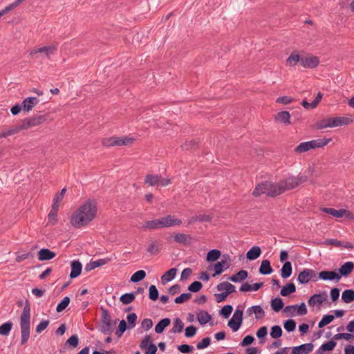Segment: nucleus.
I'll return each instance as SVG.
<instances>
[{"label": "nucleus", "instance_id": "f3484780", "mask_svg": "<svg viewBox=\"0 0 354 354\" xmlns=\"http://www.w3.org/2000/svg\"><path fill=\"white\" fill-rule=\"evenodd\" d=\"M318 278L323 281H335L338 282L340 280V276L336 271L323 270L319 272Z\"/></svg>", "mask_w": 354, "mask_h": 354}, {"label": "nucleus", "instance_id": "423d86ee", "mask_svg": "<svg viewBox=\"0 0 354 354\" xmlns=\"http://www.w3.org/2000/svg\"><path fill=\"white\" fill-rule=\"evenodd\" d=\"M307 180V176L304 175H299L297 176H292L287 178L280 181L282 185L283 192L292 189L300 184L305 183Z\"/></svg>", "mask_w": 354, "mask_h": 354}, {"label": "nucleus", "instance_id": "72a5a7b5", "mask_svg": "<svg viewBox=\"0 0 354 354\" xmlns=\"http://www.w3.org/2000/svg\"><path fill=\"white\" fill-rule=\"evenodd\" d=\"M211 318V315L205 310H201L197 313V319L201 325L209 322Z\"/></svg>", "mask_w": 354, "mask_h": 354}, {"label": "nucleus", "instance_id": "13d9d810", "mask_svg": "<svg viewBox=\"0 0 354 354\" xmlns=\"http://www.w3.org/2000/svg\"><path fill=\"white\" fill-rule=\"evenodd\" d=\"M232 310H233V308L231 305H226L221 308V310L220 311V314L223 317L227 318L232 313Z\"/></svg>", "mask_w": 354, "mask_h": 354}, {"label": "nucleus", "instance_id": "1a4fd4ad", "mask_svg": "<svg viewBox=\"0 0 354 354\" xmlns=\"http://www.w3.org/2000/svg\"><path fill=\"white\" fill-rule=\"evenodd\" d=\"M145 183L150 186H167L171 183L169 178H164L160 176L148 174L145 178Z\"/></svg>", "mask_w": 354, "mask_h": 354}, {"label": "nucleus", "instance_id": "052dcab7", "mask_svg": "<svg viewBox=\"0 0 354 354\" xmlns=\"http://www.w3.org/2000/svg\"><path fill=\"white\" fill-rule=\"evenodd\" d=\"M283 326L288 332H292L296 328V322L293 319H288L284 322Z\"/></svg>", "mask_w": 354, "mask_h": 354}, {"label": "nucleus", "instance_id": "58836bf2", "mask_svg": "<svg viewBox=\"0 0 354 354\" xmlns=\"http://www.w3.org/2000/svg\"><path fill=\"white\" fill-rule=\"evenodd\" d=\"M165 222L167 227L174 226V225H180L182 224V221L176 218L173 215H167L165 216Z\"/></svg>", "mask_w": 354, "mask_h": 354}, {"label": "nucleus", "instance_id": "9b49d317", "mask_svg": "<svg viewBox=\"0 0 354 354\" xmlns=\"http://www.w3.org/2000/svg\"><path fill=\"white\" fill-rule=\"evenodd\" d=\"M297 280L300 283L304 284L308 283L310 280L317 281V277L315 270L306 268L299 274Z\"/></svg>", "mask_w": 354, "mask_h": 354}, {"label": "nucleus", "instance_id": "0e129e2a", "mask_svg": "<svg viewBox=\"0 0 354 354\" xmlns=\"http://www.w3.org/2000/svg\"><path fill=\"white\" fill-rule=\"evenodd\" d=\"M211 339L209 337H205L201 342H199L196 348L199 350L207 348L210 344Z\"/></svg>", "mask_w": 354, "mask_h": 354}, {"label": "nucleus", "instance_id": "393cba45", "mask_svg": "<svg viewBox=\"0 0 354 354\" xmlns=\"http://www.w3.org/2000/svg\"><path fill=\"white\" fill-rule=\"evenodd\" d=\"M21 129L20 124L10 127L8 129L2 130L0 132V138H6L18 133Z\"/></svg>", "mask_w": 354, "mask_h": 354}, {"label": "nucleus", "instance_id": "79ce46f5", "mask_svg": "<svg viewBox=\"0 0 354 354\" xmlns=\"http://www.w3.org/2000/svg\"><path fill=\"white\" fill-rule=\"evenodd\" d=\"M13 324L12 322L8 321L2 325L0 326V335L3 336H7L9 335L12 328Z\"/></svg>", "mask_w": 354, "mask_h": 354}, {"label": "nucleus", "instance_id": "2f4dec72", "mask_svg": "<svg viewBox=\"0 0 354 354\" xmlns=\"http://www.w3.org/2000/svg\"><path fill=\"white\" fill-rule=\"evenodd\" d=\"M272 271L270 262L268 259L263 260L259 268V272L262 274H270Z\"/></svg>", "mask_w": 354, "mask_h": 354}, {"label": "nucleus", "instance_id": "bf43d9fd", "mask_svg": "<svg viewBox=\"0 0 354 354\" xmlns=\"http://www.w3.org/2000/svg\"><path fill=\"white\" fill-rule=\"evenodd\" d=\"M49 320H43L41 321L38 325H37L35 328V332L37 334L41 333L42 331H44L49 325Z\"/></svg>", "mask_w": 354, "mask_h": 354}, {"label": "nucleus", "instance_id": "09e8293b", "mask_svg": "<svg viewBox=\"0 0 354 354\" xmlns=\"http://www.w3.org/2000/svg\"><path fill=\"white\" fill-rule=\"evenodd\" d=\"M172 331L175 333L182 332L184 324L179 318H176L174 321Z\"/></svg>", "mask_w": 354, "mask_h": 354}, {"label": "nucleus", "instance_id": "4c0bfd02", "mask_svg": "<svg viewBox=\"0 0 354 354\" xmlns=\"http://www.w3.org/2000/svg\"><path fill=\"white\" fill-rule=\"evenodd\" d=\"M171 321L169 318H164L161 319L155 326V331L157 333H162L165 328L168 326Z\"/></svg>", "mask_w": 354, "mask_h": 354}, {"label": "nucleus", "instance_id": "20e7f679", "mask_svg": "<svg viewBox=\"0 0 354 354\" xmlns=\"http://www.w3.org/2000/svg\"><path fill=\"white\" fill-rule=\"evenodd\" d=\"M101 310L100 331L105 335H111L115 329L117 319L113 320L106 309L101 308Z\"/></svg>", "mask_w": 354, "mask_h": 354}, {"label": "nucleus", "instance_id": "c756f323", "mask_svg": "<svg viewBox=\"0 0 354 354\" xmlns=\"http://www.w3.org/2000/svg\"><path fill=\"white\" fill-rule=\"evenodd\" d=\"M106 262H107L106 260L103 259H98V260L94 261H91L90 263H88L86 265L84 270L86 272H90L92 270H93L97 267H100V266H102L106 264Z\"/></svg>", "mask_w": 354, "mask_h": 354}, {"label": "nucleus", "instance_id": "4d7b16f0", "mask_svg": "<svg viewBox=\"0 0 354 354\" xmlns=\"http://www.w3.org/2000/svg\"><path fill=\"white\" fill-rule=\"evenodd\" d=\"M143 229L155 230L158 229L157 219L146 221L143 226Z\"/></svg>", "mask_w": 354, "mask_h": 354}, {"label": "nucleus", "instance_id": "cd10ccee", "mask_svg": "<svg viewBox=\"0 0 354 354\" xmlns=\"http://www.w3.org/2000/svg\"><path fill=\"white\" fill-rule=\"evenodd\" d=\"M247 313L249 315L254 313L256 319H259L263 318L265 315L263 309L260 306H253L247 310Z\"/></svg>", "mask_w": 354, "mask_h": 354}, {"label": "nucleus", "instance_id": "0eeeda50", "mask_svg": "<svg viewBox=\"0 0 354 354\" xmlns=\"http://www.w3.org/2000/svg\"><path fill=\"white\" fill-rule=\"evenodd\" d=\"M133 139L127 137H111L102 139V143L106 147L129 145L132 144Z\"/></svg>", "mask_w": 354, "mask_h": 354}, {"label": "nucleus", "instance_id": "c03bdc74", "mask_svg": "<svg viewBox=\"0 0 354 354\" xmlns=\"http://www.w3.org/2000/svg\"><path fill=\"white\" fill-rule=\"evenodd\" d=\"M146 277V272L145 270H140L136 272L131 277L130 281L133 283L138 282L142 280Z\"/></svg>", "mask_w": 354, "mask_h": 354}, {"label": "nucleus", "instance_id": "f704fd0d", "mask_svg": "<svg viewBox=\"0 0 354 354\" xmlns=\"http://www.w3.org/2000/svg\"><path fill=\"white\" fill-rule=\"evenodd\" d=\"M292 264L290 261H286L283 265L281 270V276L283 279L288 278L292 274Z\"/></svg>", "mask_w": 354, "mask_h": 354}, {"label": "nucleus", "instance_id": "9d476101", "mask_svg": "<svg viewBox=\"0 0 354 354\" xmlns=\"http://www.w3.org/2000/svg\"><path fill=\"white\" fill-rule=\"evenodd\" d=\"M322 212L330 214L335 218L345 217L348 219L354 220V214H352L349 210L345 209H335L333 208L324 207L322 208Z\"/></svg>", "mask_w": 354, "mask_h": 354}, {"label": "nucleus", "instance_id": "a19ab883", "mask_svg": "<svg viewBox=\"0 0 354 354\" xmlns=\"http://www.w3.org/2000/svg\"><path fill=\"white\" fill-rule=\"evenodd\" d=\"M342 299L346 304L351 303L354 301V290H346L342 292Z\"/></svg>", "mask_w": 354, "mask_h": 354}, {"label": "nucleus", "instance_id": "de8ad7c7", "mask_svg": "<svg viewBox=\"0 0 354 354\" xmlns=\"http://www.w3.org/2000/svg\"><path fill=\"white\" fill-rule=\"evenodd\" d=\"M135 299L134 293H126L122 295L120 300L123 304H129Z\"/></svg>", "mask_w": 354, "mask_h": 354}, {"label": "nucleus", "instance_id": "aec40b11", "mask_svg": "<svg viewBox=\"0 0 354 354\" xmlns=\"http://www.w3.org/2000/svg\"><path fill=\"white\" fill-rule=\"evenodd\" d=\"M313 349V344L311 343L304 344L292 348V354H308Z\"/></svg>", "mask_w": 354, "mask_h": 354}, {"label": "nucleus", "instance_id": "c85d7f7f", "mask_svg": "<svg viewBox=\"0 0 354 354\" xmlns=\"http://www.w3.org/2000/svg\"><path fill=\"white\" fill-rule=\"evenodd\" d=\"M282 193L283 192L280 181L278 183L272 182V188L270 189V192H268V196H276Z\"/></svg>", "mask_w": 354, "mask_h": 354}, {"label": "nucleus", "instance_id": "7ed1b4c3", "mask_svg": "<svg viewBox=\"0 0 354 354\" xmlns=\"http://www.w3.org/2000/svg\"><path fill=\"white\" fill-rule=\"evenodd\" d=\"M331 141V138H322L300 143L295 149V151L298 153H302L315 148L323 147L327 145Z\"/></svg>", "mask_w": 354, "mask_h": 354}, {"label": "nucleus", "instance_id": "5fc2aeb1", "mask_svg": "<svg viewBox=\"0 0 354 354\" xmlns=\"http://www.w3.org/2000/svg\"><path fill=\"white\" fill-rule=\"evenodd\" d=\"M158 291L156 286L151 285L149 289V297L153 301H156L158 298Z\"/></svg>", "mask_w": 354, "mask_h": 354}, {"label": "nucleus", "instance_id": "774afa93", "mask_svg": "<svg viewBox=\"0 0 354 354\" xmlns=\"http://www.w3.org/2000/svg\"><path fill=\"white\" fill-rule=\"evenodd\" d=\"M174 239L176 243H185L187 241V236L183 233H177L174 235Z\"/></svg>", "mask_w": 354, "mask_h": 354}, {"label": "nucleus", "instance_id": "39448f33", "mask_svg": "<svg viewBox=\"0 0 354 354\" xmlns=\"http://www.w3.org/2000/svg\"><path fill=\"white\" fill-rule=\"evenodd\" d=\"M57 45H49L35 48L31 50L30 55L32 59H50V56L57 52Z\"/></svg>", "mask_w": 354, "mask_h": 354}, {"label": "nucleus", "instance_id": "680f3d73", "mask_svg": "<svg viewBox=\"0 0 354 354\" xmlns=\"http://www.w3.org/2000/svg\"><path fill=\"white\" fill-rule=\"evenodd\" d=\"M153 344L151 341V337L150 335H146L144 339L141 341L140 344V347L141 349L144 350L147 348L149 345Z\"/></svg>", "mask_w": 354, "mask_h": 354}, {"label": "nucleus", "instance_id": "bb28decb", "mask_svg": "<svg viewBox=\"0 0 354 354\" xmlns=\"http://www.w3.org/2000/svg\"><path fill=\"white\" fill-rule=\"evenodd\" d=\"M248 276V272L246 270H242L236 274L230 277L228 279L232 282L238 283L245 280Z\"/></svg>", "mask_w": 354, "mask_h": 354}, {"label": "nucleus", "instance_id": "6e6d98bb", "mask_svg": "<svg viewBox=\"0 0 354 354\" xmlns=\"http://www.w3.org/2000/svg\"><path fill=\"white\" fill-rule=\"evenodd\" d=\"M192 297L191 293H183L180 296L177 297L174 301L176 304H183L189 299H190Z\"/></svg>", "mask_w": 354, "mask_h": 354}, {"label": "nucleus", "instance_id": "a878e982", "mask_svg": "<svg viewBox=\"0 0 354 354\" xmlns=\"http://www.w3.org/2000/svg\"><path fill=\"white\" fill-rule=\"evenodd\" d=\"M177 272L176 268H171L167 270L165 274L161 277V282L162 284H166L167 283L171 281L176 277Z\"/></svg>", "mask_w": 354, "mask_h": 354}, {"label": "nucleus", "instance_id": "338daca9", "mask_svg": "<svg viewBox=\"0 0 354 354\" xmlns=\"http://www.w3.org/2000/svg\"><path fill=\"white\" fill-rule=\"evenodd\" d=\"M328 118H324L322 120L317 122L315 124V128L317 129H322L325 128H329Z\"/></svg>", "mask_w": 354, "mask_h": 354}, {"label": "nucleus", "instance_id": "49530a36", "mask_svg": "<svg viewBox=\"0 0 354 354\" xmlns=\"http://www.w3.org/2000/svg\"><path fill=\"white\" fill-rule=\"evenodd\" d=\"M212 218L211 215L207 214H199L196 215L192 218L189 223H192L194 221H200V222H209Z\"/></svg>", "mask_w": 354, "mask_h": 354}, {"label": "nucleus", "instance_id": "6ab92c4d", "mask_svg": "<svg viewBox=\"0 0 354 354\" xmlns=\"http://www.w3.org/2000/svg\"><path fill=\"white\" fill-rule=\"evenodd\" d=\"M39 100L35 97H28L22 102V110L25 112H29L32 108L39 103Z\"/></svg>", "mask_w": 354, "mask_h": 354}, {"label": "nucleus", "instance_id": "37998d69", "mask_svg": "<svg viewBox=\"0 0 354 354\" xmlns=\"http://www.w3.org/2000/svg\"><path fill=\"white\" fill-rule=\"evenodd\" d=\"M221 257V252L218 250H211L207 254L206 260L208 262L214 261L219 259Z\"/></svg>", "mask_w": 354, "mask_h": 354}, {"label": "nucleus", "instance_id": "c9c22d12", "mask_svg": "<svg viewBox=\"0 0 354 354\" xmlns=\"http://www.w3.org/2000/svg\"><path fill=\"white\" fill-rule=\"evenodd\" d=\"M336 346V342L330 340L324 344H323L319 349L317 351V354H323L324 351H332L335 346Z\"/></svg>", "mask_w": 354, "mask_h": 354}, {"label": "nucleus", "instance_id": "2eb2a0df", "mask_svg": "<svg viewBox=\"0 0 354 354\" xmlns=\"http://www.w3.org/2000/svg\"><path fill=\"white\" fill-rule=\"evenodd\" d=\"M319 64V59L317 57L312 55L301 56V65L304 68H314Z\"/></svg>", "mask_w": 354, "mask_h": 354}, {"label": "nucleus", "instance_id": "69168bd1", "mask_svg": "<svg viewBox=\"0 0 354 354\" xmlns=\"http://www.w3.org/2000/svg\"><path fill=\"white\" fill-rule=\"evenodd\" d=\"M202 286H203L201 282L194 281L189 286L188 290L193 292H197L202 288Z\"/></svg>", "mask_w": 354, "mask_h": 354}, {"label": "nucleus", "instance_id": "5701e85b", "mask_svg": "<svg viewBox=\"0 0 354 354\" xmlns=\"http://www.w3.org/2000/svg\"><path fill=\"white\" fill-rule=\"evenodd\" d=\"M56 256L54 252L48 249L43 248L38 252V259L39 261H47L53 259Z\"/></svg>", "mask_w": 354, "mask_h": 354}, {"label": "nucleus", "instance_id": "e2e57ef3", "mask_svg": "<svg viewBox=\"0 0 354 354\" xmlns=\"http://www.w3.org/2000/svg\"><path fill=\"white\" fill-rule=\"evenodd\" d=\"M126 329H127L126 322L124 320L120 321L119 326H118V328L115 332V335L119 337H121L122 335V334L124 333V331L126 330Z\"/></svg>", "mask_w": 354, "mask_h": 354}, {"label": "nucleus", "instance_id": "a211bd4d", "mask_svg": "<svg viewBox=\"0 0 354 354\" xmlns=\"http://www.w3.org/2000/svg\"><path fill=\"white\" fill-rule=\"evenodd\" d=\"M328 298V295L326 291H324L319 294H315L312 295L308 301V304L310 306H315L316 305H320L324 302Z\"/></svg>", "mask_w": 354, "mask_h": 354}, {"label": "nucleus", "instance_id": "7c9ffc66", "mask_svg": "<svg viewBox=\"0 0 354 354\" xmlns=\"http://www.w3.org/2000/svg\"><path fill=\"white\" fill-rule=\"evenodd\" d=\"M261 254V248L259 246H253L246 254V257L250 261L257 259Z\"/></svg>", "mask_w": 354, "mask_h": 354}, {"label": "nucleus", "instance_id": "603ef678", "mask_svg": "<svg viewBox=\"0 0 354 354\" xmlns=\"http://www.w3.org/2000/svg\"><path fill=\"white\" fill-rule=\"evenodd\" d=\"M70 303V298L68 297H65L60 303L58 304L56 308V310L58 313L62 312L64 310L69 304Z\"/></svg>", "mask_w": 354, "mask_h": 354}, {"label": "nucleus", "instance_id": "4be33fe9", "mask_svg": "<svg viewBox=\"0 0 354 354\" xmlns=\"http://www.w3.org/2000/svg\"><path fill=\"white\" fill-rule=\"evenodd\" d=\"M71 272L70 277L72 279L77 277L82 272V265L79 261H73L71 263Z\"/></svg>", "mask_w": 354, "mask_h": 354}, {"label": "nucleus", "instance_id": "864d4df0", "mask_svg": "<svg viewBox=\"0 0 354 354\" xmlns=\"http://www.w3.org/2000/svg\"><path fill=\"white\" fill-rule=\"evenodd\" d=\"M282 335V329L279 326H274L271 328L270 336L277 339Z\"/></svg>", "mask_w": 354, "mask_h": 354}, {"label": "nucleus", "instance_id": "a18cd8bd", "mask_svg": "<svg viewBox=\"0 0 354 354\" xmlns=\"http://www.w3.org/2000/svg\"><path fill=\"white\" fill-rule=\"evenodd\" d=\"M283 305L281 298H275L271 301V307L276 312H279L283 307Z\"/></svg>", "mask_w": 354, "mask_h": 354}, {"label": "nucleus", "instance_id": "f8f14e48", "mask_svg": "<svg viewBox=\"0 0 354 354\" xmlns=\"http://www.w3.org/2000/svg\"><path fill=\"white\" fill-rule=\"evenodd\" d=\"M243 310L236 309L233 314L232 317L228 322V326L234 332L237 331L242 324Z\"/></svg>", "mask_w": 354, "mask_h": 354}, {"label": "nucleus", "instance_id": "412c9836", "mask_svg": "<svg viewBox=\"0 0 354 354\" xmlns=\"http://www.w3.org/2000/svg\"><path fill=\"white\" fill-rule=\"evenodd\" d=\"M354 263L351 261H347L344 263L339 269L338 275L340 276V279L342 276H348L353 270Z\"/></svg>", "mask_w": 354, "mask_h": 354}, {"label": "nucleus", "instance_id": "b1692460", "mask_svg": "<svg viewBox=\"0 0 354 354\" xmlns=\"http://www.w3.org/2000/svg\"><path fill=\"white\" fill-rule=\"evenodd\" d=\"M301 56L296 51H293L286 59V65L289 66H295L298 63L301 64Z\"/></svg>", "mask_w": 354, "mask_h": 354}, {"label": "nucleus", "instance_id": "f257e3e1", "mask_svg": "<svg viewBox=\"0 0 354 354\" xmlns=\"http://www.w3.org/2000/svg\"><path fill=\"white\" fill-rule=\"evenodd\" d=\"M96 214L97 203L95 201L88 199L73 212L71 223L75 227H82L92 221Z\"/></svg>", "mask_w": 354, "mask_h": 354}, {"label": "nucleus", "instance_id": "473e14b6", "mask_svg": "<svg viewBox=\"0 0 354 354\" xmlns=\"http://www.w3.org/2000/svg\"><path fill=\"white\" fill-rule=\"evenodd\" d=\"M290 115L288 111H280L275 115V119L286 124H290Z\"/></svg>", "mask_w": 354, "mask_h": 354}, {"label": "nucleus", "instance_id": "4468645a", "mask_svg": "<svg viewBox=\"0 0 354 354\" xmlns=\"http://www.w3.org/2000/svg\"><path fill=\"white\" fill-rule=\"evenodd\" d=\"M329 128L337 127L348 125L353 122V120L348 117L327 118Z\"/></svg>", "mask_w": 354, "mask_h": 354}, {"label": "nucleus", "instance_id": "3c124183", "mask_svg": "<svg viewBox=\"0 0 354 354\" xmlns=\"http://www.w3.org/2000/svg\"><path fill=\"white\" fill-rule=\"evenodd\" d=\"M160 250V245L157 242L151 243L147 248V252L151 254H157Z\"/></svg>", "mask_w": 354, "mask_h": 354}, {"label": "nucleus", "instance_id": "8fccbe9b", "mask_svg": "<svg viewBox=\"0 0 354 354\" xmlns=\"http://www.w3.org/2000/svg\"><path fill=\"white\" fill-rule=\"evenodd\" d=\"M334 319V316L332 315H324L321 321L318 323V327L319 328H323L327 324L332 322Z\"/></svg>", "mask_w": 354, "mask_h": 354}, {"label": "nucleus", "instance_id": "ddd939ff", "mask_svg": "<svg viewBox=\"0 0 354 354\" xmlns=\"http://www.w3.org/2000/svg\"><path fill=\"white\" fill-rule=\"evenodd\" d=\"M231 263L230 258L228 255L223 256L221 261L217 262L214 265V269L215 270L213 277H216L221 274L225 270L229 268Z\"/></svg>", "mask_w": 354, "mask_h": 354}, {"label": "nucleus", "instance_id": "dca6fc26", "mask_svg": "<svg viewBox=\"0 0 354 354\" xmlns=\"http://www.w3.org/2000/svg\"><path fill=\"white\" fill-rule=\"evenodd\" d=\"M272 188V182L271 181H265L261 184H259L256 186L254 190L252 192V194L254 196H259L261 194H266L268 196V192H270V189Z\"/></svg>", "mask_w": 354, "mask_h": 354}, {"label": "nucleus", "instance_id": "f03ea898", "mask_svg": "<svg viewBox=\"0 0 354 354\" xmlns=\"http://www.w3.org/2000/svg\"><path fill=\"white\" fill-rule=\"evenodd\" d=\"M20 329L21 334V344H25L30 337V306L28 301H26V305L20 316Z\"/></svg>", "mask_w": 354, "mask_h": 354}, {"label": "nucleus", "instance_id": "ea45409f", "mask_svg": "<svg viewBox=\"0 0 354 354\" xmlns=\"http://www.w3.org/2000/svg\"><path fill=\"white\" fill-rule=\"evenodd\" d=\"M295 291L296 288L294 283H289L281 288L280 294L283 297H286L289 295L290 293L295 292Z\"/></svg>", "mask_w": 354, "mask_h": 354}, {"label": "nucleus", "instance_id": "e433bc0d", "mask_svg": "<svg viewBox=\"0 0 354 354\" xmlns=\"http://www.w3.org/2000/svg\"><path fill=\"white\" fill-rule=\"evenodd\" d=\"M57 208L51 207L50 212L48 214V225H54L57 222Z\"/></svg>", "mask_w": 354, "mask_h": 354}, {"label": "nucleus", "instance_id": "6e6552de", "mask_svg": "<svg viewBox=\"0 0 354 354\" xmlns=\"http://www.w3.org/2000/svg\"><path fill=\"white\" fill-rule=\"evenodd\" d=\"M46 120L44 115H34L22 120L19 124L21 129H27L33 127L38 126L44 123Z\"/></svg>", "mask_w": 354, "mask_h": 354}]
</instances>
